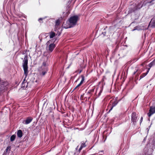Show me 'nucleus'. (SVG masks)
I'll list each match as a JSON object with an SVG mask.
<instances>
[{"label":"nucleus","instance_id":"42","mask_svg":"<svg viewBox=\"0 0 155 155\" xmlns=\"http://www.w3.org/2000/svg\"><path fill=\"white\" fill-rule=\"evenodd\" d=\"M74 155H76L75 154H74Z\"/></svg>","mask_w":155,"mask_h":155},{"label":"nucleus","instance_id":"23","mask_svg":"<svg viewBox=\"0 0 155 155\" xmlns=\"http://www.w3.org/2000/svg\"><path fill=\"white\" fill-rule=\"evenodd\" d=\"M81 86V85H79V84H78L74 89L73 91L75 90L76 91H78V87Z\"/></svg>","mask_w":155,"mask_h":155},{"label":"nucleus","instance_id":"3","mask_svg":"<svg viewBox=\"0 0 155 155\" xmlns=\"http://www.w3.org/2000/svg\"><path fill=\"white\" fill-rule=\"evenodd\" d=\"M118 101L116 99H113L110 101L108 105V107L110 108L108 112H110L118 103Z\"/></svg>","mask_w":155,"mask_h":155},{"label":"nucleus","instance_id":"35","mask_svg":"<svg viewBox=\"0 0 155 155\" xmlns=\"http://www.w3.org/2000/svg\"><path fill=\"white\" fill-rule=\"evenodd\" d=\"M24 85H25V87H27V85H26V84H24Z\"/></svg>","mask_w":155,"mask_h":155},{"label":"nucleus","instance_id":"15","mask_svg":"<svg viewBox=\"0 0 155 155\" xmlns=\"http://www.w3.org/2000/svg\"><path fill=\"white\" fill-rule=\"evenodd\" d=\"M60 23V21L59 19L57 20L55 22V27L56 29L58 28Z\"/></svg>","mask_w":155,"mask_h":155},{"label":"nucleus","instance_id":"13","mask_svg":"<svg viewBox=\"0 0 155 155\" xmlns=\"http://www.w3.org/2000/svg\"><path fill=\"white\" fill-rule=\"evenodd\" d=\"M48 69V65L47 64L46 62H43L42 64L41 67V69L45 68Z\"/></svg>","mask_w":155,"mask_h":155},{"label":"nucleus","instance_id":"39","mask_svg":"<svg viewBox=\"0 0 155 155\" xmlns=\"http://www.w3.org/2000/svg\"><path fill=\"white\" fill-rule=\"evenodd\" d=\"M145 138H144V139H143V141H144V140H145Z\"/></svg>","mask_w":155,"mask_h":155},{"label":"nucleus","instance_id":"14","mask_svg":"<svg viewBox=\"0 0 155 155\" xmlns=\"http://www.w3.org/2000/svg\"><path fill=\"white\" fill-rule=\"evenodd\" d=\"M94 88L88 91L87 92V94L89 95V97H90L92 95L94 91Z\"/></svg>","mask_w":155,"mask_h":155},{"label":"nucleus","instance_id":"29","mask_svg":"<svg viewBox=\"0 0 155 155\" xmlns=\"http://www.w3.org/2000/svg\"><path fill=\"white\" fill-rule=\"evenodd\" d=\"M101 92H99L98 94V96H99L101 95Z\"/></svg>","mask_w":155,"mask_h":155},{"label":"nucleus","instance_id":"2","mask_svg":"<svg viewBox=\"0 0 155 155\" xmlns=\"http://www.w3.org/2000/svg\"><path fill=\"white\" fill-rule=\"evenodd\" d=\"M78 19V17L77 15H74L71 17L69 19V28L73 27L76 25Z\"/></svg>","mask_w":155,"mask_h":155},{"label":"nucleus","instance_id":"1","mask_svg":"<svg viewBox=\"0 0 155 155\" xmlns=\"http://www.w3.org/2000/svg\"><path fill=\"white\" fill-rule=\"evenodd\" d=\"M28 55L26 54L25 56L24 60H23V67L24 72V74L25 76V78L27 76L28 74Z\"/></svg>","mask_w":155,"mask_h":155},{"label":"nucleus","instance_id":"32","mask_svg":"<svg viewBox=\"0 0 155 155\" xmlns=\"http://www.w3.org/2000/svg\"><path fill=\"white\" fill-rule=\"evenodd\" d=\"M144 38H145V33L144 34Z\"/></svg>","mask_w":155,"mask_h":155},{"label":"nucleus","instance_id":"21","mask_svg":"<svg viewBox=\"0 0 155 155\" xmlns=\"http://www.w3.org/2000/svg\"><path fill=\"white\" fill-rule=\"evenodd\" d=\"M26 81H25V79L22 84V87L24 88H25V85H24V84H26Z\"/></svg>","mask_w":155,"mask_h":155},{"label":"nucleus","instance_id":"20","mask_svg":"<svg viewBox=\"0 0 155 155\" xmlns=\"http://www.w3.org/2000/svg\"><path fill=\"white\" fill-rule=\"evenodd\" d=\"M11 149V147L10 146H8L6 149L5 150V153H8V151H9Z\"/></svg>","mask_w":155,"mask_h":155},{"label":"nucleus","instance_id":"22","mask_svg":"<svg viewBox=\"0 0 155 155\" xmlns=\"http://www.w3.org/2000/svg\"><path fill=\"white\" fill-rule=\"evenodd\" d=\"M150 23L152 24V25L155 26V19L152 18L151 20Z\"/></svg>","mask_w":155,"mask_h":155},{"label":"nucleus","instance_id":"16","mask_svg":"<svg viewBox=\"0 0 155 155\" xmlns=\"http://www.w3.org/2000/svg\"><path fill=\"white\" fill-rule=\"evenodd\" d=\"M55 35V33L53 31H51L50 33V38H52Z\"/></svg>","mask_w":155,"mask_h":155},{"label":"nucleus","instance_id":"9","mask_svg":"<svg viewBox=\"0 0 155 155\" xmlns=\"http://www.w3.org/2000/svg\"><path fill=\"white\" fill-rule=\"evenodd\" d=\"M33 118L31 117H28L25 120V124H27L30 123L32 120Z\"/></svg>","mask_w":155,"mask_h":155},{"label":"nucleus","instance_id":"8","mask_svg":"<svg viewBox=\"0 0 155 155\" xmlns=\"http://www.w3.org/2000/svg\"><path fill=\"white\" fill-rule=\"evenodd\" d=\"M48 71V69L45 68L41 69L40 71V74L41 75L44 76L47 73Z\"/></svg>","mask_w":155,"mask_h":155},{"label":"nucleus","instance_id":"24","mask_svg":"<svg viewBox=\"0 0 155 155\" xmlns=\"http://www.w3.org/2000/svg\"><path fill=\"white\" fill-rule=\"evenodd\" d=\"M145 76V73H143L142 74H141L140 76V80L142 78L144 77Z\"/></svg>","mask_w":155,"mask_h":155},{"label":"nucleus","instance_id":"43","mask_svg":"<svg viewBox=\"0 0 155 155\" xmlns=\"http://www.w3.org/2000/svg\"><path fill=\"white\" fill-rule=\"evenodd\" d=\"M143 4L142 5V6H143Z\"/></svg>","mask_w":155,"mask_h":155},{"label":"nucleus","instance_id":"25","mask_svg":"<svg viewBox=\"0 0 155 155\" xmlns=\"http://www.w3.org/2000/svg\"><path fill=\"white\" fill-rule=\"evenodd\" d=\"M44 19V18H40L38 19V21L40 22V23H42L43 22L42 20Z\"/></svg>","mask_w":155,"mask_h":155},{"label":"nucleus","instance_id":"5","mask_svg":"<svg viewBox=\"0 0 155 155\" xmlns=\"http://www.w3.org/2000/svg\"><path fill=\"white\" fill-rule=\"evenodd\" d=\"M1 83H2V85H4V87L0 88V91L7 90L9 84L8 82L7 81H1Z\"/></svg>","mask_w":155,"mask_h":155},{"label":"nucleus","instance_id":"33","mask_svg":"<svg viewBox=\"0 0 155 155\" xmlns=\"http://www.w3.org/2000/svg\"><path fill=\"white\" fill-rule=\"evenodd\" d=\"M49 41H48L47 43V44H48V43H50Z\"/></svg>","mask_w":155,"mask_h":155},{"label":"nucleus","instance_id":"37","mask_svg":"<svg viewBox=\"0 0 155 155\" xmlns=\"http://www.w3.org/2000/svg\"><path fill=\"white\" fill-rule=\"evenodd\" d=\"M144 62H143V63L142 64V65L143 66V65L144 64Z\"/></svg>","mask_w":155,"mask_h":155},{"label":"nucleus","instance_id":"17","mask_svg":"<svg viewBox=\"0 0 155 155\" xmlns=\"http://www.w3.org/2000/svg\"><path fill=\"white\" fill-rule=\"evenodd\" d=\"M81 81L80 83L79 84V85H81L83 83L84 81V77L83 75H81Z\"/></svg>","mask_w":155,"mask_h":155},{"label":"nucleus","instance_id":"30","mask_svg":"<svg viewBox=\"0 0 155 155\" xmlns=\"http://www.w3.org/2000/svg\"><path fill=\"white\" fill-rule=\"evenodd\" d=\"M136 27L134 28L133 30V31H134L136 29Z\"/></svg>","mask_w":155,"mask_h":155},{"label":"nucleus","instance_id":"18","mask_svg":"<svg viewBox=\"0 0 155 155\" xmlns=\"http://www.w3.org/2000/svg\"><path fill=\"white\" fill-rule=\"evenodd\" d=\"M81 81L80 83L79 84V85H81L83 83L84 81V77L83 75H81Z\"/></svg>","mask_w":155,"mask_h":155},{"label":"nucleus","instance_id":"4","mask_svg":"<svg viewBox=\"0 0 155 155\" xmlns=\"http://www.w3.org/2000/svg\"><path fill=\"white\" fill-rule=\"evenodd\" d=\"M138 114L135 112H133L131 114V120L133 124H135L137 120Z\"/></svg>","mask_w":155,"mask_h":155},{"label":"nucleus","instance_id":"28","mask_svg":"<svg viewBox=\"0 0 155 155\" xmlns=\"http://www.w3.org/2000/svg\"><path fill=\"white\" fill-rule=\"evenodd\" d=\"M137 71H134V73H133V74H135L136 73V72H137Z\"/></svg>","mask_w":155,"mask_h":155},{"label":"nucleus","instance_id":"40","mask_svg":"<svg viewBox=\"0 0 155 155\" xmlns=\"http://www.w3.org/2000/svg\"><path fill=\"white\" fill-rule=\"evenodd\" d=\"M134 11H135V10H133V12H134Z\"/></svg>","mask_w":155,"mask_h":155},{"label":"nucleus","instance_id":"36","mask_svg":"<svg viewBox=\"0 0 155 155\" xmlns=\"http://www.w3.org/2000/svg\"><path fill=\"white\" fill-rule=\"evenodd\" d=\"M81 72V70H80L79 71V73L80 74Z\"/></svg>","mask_w":155,"mask_h":155},{"label":"nucleus","instance_id":"41","mask_svg":"<svg viewBox=\"0 0 155 155\" xmlns=\"http://www.w3.org/2000/svg\"><path fill=\"white\" fill-rule=\"evenodd\" d=\"M130 12V9L129 10Z\"/></svg>","mask_w":155,"mask_h":155},{"label":"nucleus","instance_id":"27","mask_svg":"<svg viewBox=\"0 0 155 155\" xmlns=\"http://www.w3.org/2000/svg\"><path fill=\"white\" fill-rule=\"evenodd\" d=\"M150 127H151V125H150V126H149V128H150ZM149 129H148V128H147V130H148V131H149Z\"/></svg>","mask_w":155,"mask_h":155},{"label":"nucleus","instance_id":"10","mask_svg":"<svg viewBox=\"0 0 155 155\" xmlns=\"http://www.w3.org/2000/svg\"><path fill=\"white\" fill-rule=\"evenodd\" d=\"M55 47V45L54 44H51L48 46L49 51L50 52L52 51Z\"/></svg>","mask_w":155,"mask_h":155},{"label":"nucleus","instance_id":"38","mask_svg":"<svg viewBox=\"0 0 155 155\" xmlns=\"http://www.w3.org/2000/svg\"><path fill=\"white\" fill-rule=\"evenodd\" d=\"M144 41H143V44H144Z\"/></svg>","mask_w":155,"mask_h":155},{"label":"nucleus","instance_id":"7","mask_svg":"<svg viewBox=\"0 0 155 155\" xmlns=\"http://www.w3.org/2000/svg\"><path fill=\"white\" fill-rule=\"evenodd\" d=\"M155 65V59L150 63L148 66L149 67V68H146V69H147V72H146V75H147L150 69V68L153 65Z\"/></svg>","mask_w":155,"mask_h":155},{"label":"nucleus","instance_id":"19","mask_svg":"<svg viewBox=\"0 0 155 155\" xmlns=\"http://www.w3.org/2000/svg\"><path fill=\"white\" fill-rule=\"evenodd\" d=\"M15 138H16V135H15L13 134V135H12L11 137H10V140L12 142V141H14L15 140Z\"/></svg>","mask_w":155,"mask_h":155},{"label":"nucleus","instance_id":"12","mask_svg":"<svg viewBox=\"0 0 155 155\" xmlns=\"http://www.w3.org/2000/svg\"><path fill=\"white\" fill-rule=\"evenodd\" d=\"M17 135L18 137L21 138L23 135V133L22 131L21 130H18L17 132Z\"/></svg>","mask_w":155,"mask_h":155},{"label":"nucleus","instance_id":"34","mask_svg":"<svg viewBox=\"0 0 155 155\" xmlns=\"http://www.w3.org/2000/svg\"><path fill=\"white\" fill-rule=\"evenodd\" d=\"M79 78H78L77 79V80H76V82L77 81L79 80Z\"/></svg>","mask_w":155,"mask_h":155},{"label":"nucleus","instance_id":"11","mask_svg":"<svg viewBox=\"0 0 155 155\" xmlns=\"http://www.w3.org/2000/svg\"><path fill=\"white\" fill-rule=\"evenodd\" d=\"M86 146V144L85 142L84 141H82L81 147L79 149V150H78L79 151V152H80L81 150L83 148H84V147H85Z\"/></svg>","mask_w":155,"mask_h":155},{"label":"nucleus","instance_id":"6","mask_svg":"<svg viewBox=\"0 0 155 155\" xmlns=\"http://www.w3.org/2000/svg\"><path fill=\"white\" fill-rule=\"evenodd\" d=\"M155 113V106L154 107L151 106L149 110V112L147 114L149 117H150L153 114Z\"/></svg>","mask_w":155,"mask_h":155},{"label":"nucleus","instance_id":"31","mask_svg":"<svg viewBox=\"0 0 155 155\" xmlns=\"http://www.w3.org/2000/svg\"><path fill=\"white\" fill-rule=\"evenodd\" d=\"M102 89H101L100 90V91L99 92H101V93L102 92Z\"/></svg>","mask_w":155,"mask_h":155},{"label":"nucleus","instance_id":"26","mask_svg":"<svg viewBox=\"0 0 155 155\" xmlns=\"http://www.w3.org/2000/svg\"><path fill=\"white\" fill-rule=\"evenodd\" d=\"M143 120V117H141V118H140V124H141L142 120Z\"/></svg>","mask_w":155,"mask_h":155}]
</instances>
